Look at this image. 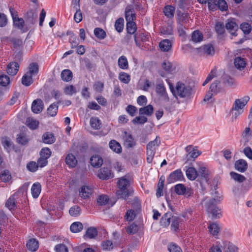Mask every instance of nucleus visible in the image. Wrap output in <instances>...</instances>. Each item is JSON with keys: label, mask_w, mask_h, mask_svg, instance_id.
Returning a JSON list of instances; mask_svg holds the SVG:
<instances>
[{"label": "nucleus", "mask_w": 252, "mask_h": 252, "mask_svg": "<svg viewBox=\"0 0 252 252\" xmlns=\"http://www.w3.org/2000/svg\"><path fill=\"white\" fill-rule=\"evenodd\" d=\"M65 162L70 167H74L77 163V160L75 156L72 154H69L67 155L65 158Z\"/></svg>", "instance_id": "26"}, {"label": "nucleus", "mask_w": 252, "mask_h": 252, "mask_svg": "<svg viewBox=\"0 0 252 252\" xmlns=\"http://www.w3.org/2000/svg\"><path fill=\"white\" fill-rule=\"evenodd\" d=\"M160 143V140L157 137L156 138L150 142L147 145V161L151 163L156 153V151Z\"/></svg>", "instance_id": "3"}, {"label": "nucleus", "mask_w": 252, "mask_h": 252, "mask_svg": "<svg viewBox=\"0 0 252 252\" xmlns=\"http://www.w3.org/2000/svg\"><path fill=\"white\" fill-rule=\"evenodd\" d=\"M28 69L22 78V83L25 86H29L33 83L32 77L37 74L38 65L37 63H32L29 65Z\"/></svg>", "instance_id": "2"}, {"label": "nucleus", "mask_w": 252, "mask_h": 252, "mask_svg": "<svg viewBox=\"0 0 252 252\" xmlns=\"http://www.w3.org/2000/svg\"><path fill=\"white\" fill-rule=\"evenodd\" d=\"M109 197L106 195H101L97 199V203L100 205H104L107 203Z\"/></svg>", "instance_id": "63"}, {"label": "nucleus", "mask_w": 252, "mask_h": 252, "mask_svg": "<svg viewBox=\"0 0 252 252\" xmlns=\"http://www.w3.org/2000/svg\"><path fill=\"white\" fill-rule=\"evenodd\" d=\"M64 93L68 95H72L76 94L75 88L73 85H67L64 89Z\"/></svg>", "instance_id": "58"}, {"label": "nucleus", "mask_w": 252, "mask_h": 252, "mask_svg": "<svg viewBox=\"0 0 252 252\" xmlns=\"http://www.w3.org/2000/svg\"><path fill=\"white\" fill-rule=\"evenodd\" d=\"M177 24H181L182 25H187L189 22V15L186 13H183L181 11H177Z\"/></svg>", "instance_id": "16"}, {"label": "nucleus", "mask_w": 252, "mask_h": 252, "mask_svg": "<svg viewBox=\"0 0 252 252\" xmlns=\"http://www.w3.org/2000/svg\"><path fill=\"white\" fill-rule=\"evenodd\" d=\"M205 206L207 211L212 215V219L219 218L221 216L220 210L216 206V204L213 203L212 200L210 202H205Z\"/></svg>", "instance_id": "6"}, {"label": "nucleus", "mask_w": 252, "mask_h": 252, "mask_svg": "<svg viewBox=\"0 0 252 252\" xmlns=\"http://www.w3.org/2000/svg\"><path fill=\"white\" fill-rule=\"evenodd\" d=\"M203 35L198 30L195 31L191 34V40L194 43L200 42L202 41Z\"/></svg>", "instance_id": "33"}, {"label": "nucleus", "mask_w": 252, "mask_h": 252, "mask_svg": "<svg viewBox=\"0 0 252 252\" xmlns=\"http://www.w3.org/2000/svg\"><path fill=\"white\" fill-rule=\"evenodd\" d=\"M154 112V108L152 105H148L147 106L140 108L139 109V113L141 115H146L151 116Z\"/></svg>", "instance_id": "32"}, {"label": "nucleus", "mask_w": 252, "mask_h": 252, "mask_svg": "<svg viewBox=\"0 0 252 252\" xmlns=\"http://www.w3.org/2000/svg\"><path fill=\"white\" fill-rule=\"evenodd\" d=\"M41 189L40 183L36 182L34 183L31 188V192L33 198H36L39 195Z\"/></svg>", "instance_id": "25"}, {"label": "nucleus", "mask_w": 252, "mask_h": 252, "mask_svg": "<svg viewBox=\"0 0 252 252\" xmlns=\"http://www.w3.org/2000/svg\"><path fill=\"white\" fill-rule=\"evenodd\" d=\"M92 166L94 167H99L103 163L102 158L98 155H94L90 158Z\"/></svg>", "instance_id": "20"}, {"label": "nucleus", "mask_w": 252, "mask_h": 252, "mask_svg": "<svg viewBox=\"0 0 252 252\" xmlns=\"http://www.w3.org/2000/svg\"><path fill=\"white\" fill-rule=\"evenodd\" d=\"M24 18L28 24L33 25L37 22L38 13L32 10H29L25 14Z\"/></svg>", "instance_id": "10"}, {"label": "nucleus", "mask_w": 252, "mask_h": 252, "mask_svg": "<svg viewBox=\"0 0 252 252\" xmlns=\"http://www.w3.org/2000/svg\"><path fill=\"white\" fill-rule=\"evenodd\" d=\"M186 175L189 179L194 180L198 176L197 171L193 167H189L186 170Z\"/></svg>", "instance_id": "30"}, {"label": "nucleus", "mask_w": 252, "mask_h": 252, "mask_svg": "<svg viewBox=\"0 0 252 252\" xmlns=\"http://www.w3.org/2000/svg\"><path fill=\"white\" fill-rule=\"evenodd\" d=\"M97 235V229L95 227H91L87 230L84 237L85 239L87 238L93 239Z\"/></svg>", "instance_id": "28"}, {"label": "nucleus", "mask_w": 252, "mask_h": 252, "mask_svg": "<svg viewBox=\"0 0 252 252\" xmlns=\"http://www.w3.org/2000/svg\"><path fill=\"white\" fill-rule=\"evenodd\" d=\"M208 229L210 233L214 236H217L220 231V227L216 222H210Z\"/></svg>", "instance_id": "24"}, {"label": "nucleus", "mask_w": 252, "mask_h": 252, "mask_svg": "<svg viewBox=\"0 0 252 252\" xmlns=\"http://www.w3.org/2000/svg\"><path fill=\"white\" fill-rule=\"evenodd\" d=\"M44 108V104L40 99H36L33 100L32 104V110L35 114H38L42 112Z\"/></svg>", "instance_id": "14"}, {"label": "nucleus", "mask_w": 252, "mask_h": 252, "mask_svg": "<svg viewBox=\"0 0 252 252\" xmlns=\"http://www.w3.org/2000/svg\"><path fill=\"white\" fill-rule=\"evenodd\" d=\"M160 32L163 34L172 35L173 33V27L172 24L167 26H163L160 29Z\"/></svg>", "instance_id": "42"}, {"label": "nucleus", "mask_w": 252, "mask_h": 252, "mask_svg": "<svg viewBox=\"0 0 252 252\" xmlns=\"http://www.w3.org/2000/svg\"><path fill=\"white\" fill-rule=\"evenodd\" d=\"M13 21L14 26L20 30H22L23 28L25 25V22L23 18L17 17V18L13 20Z\"/></svg>", "instance_id": "56"}, {"label": "nucleus", "mask_w": 252, "mask_h": 252, "mask_svg": "<svg viewBox=\"0 0 252 252\" xmlns=\"http://www.w3.org/2000/svg\"><path fill=\"white\" fill-rule=\"evenodd\" d=\"M220 81L216 80L214 81L211 85L209 89V91H211L214 94H217L220 92Z\"/></svg>", "instance_id": "40"}, {"label": "nucleus", "mask_w": 252, "mask_h": 252, "mask_svg": "<svg viewBox=\"0 0 252 252\" xmlns=\"http://www.w3.org/2000/svg\"><path fill=\"white\" fill-rule=\"evenodd\" d=\"M119 67L123 69H126L128 67V63L126 58L124 56H121L118 61Z\"/></svg>", "instance_id": "39"}, {"label": "nucleus", "mask_w": 252, "mask_h": 252, "mask_svg": "<svg viewBox=\"0 0 252 252\" xmlns=\"http://www.w3.org/2000/svg\"><path fill=\"white\" fill-rule=\"evenodd\" d=\"M98 176L101 179L108 180L112 178L114 175L109 168L104 167L99 170Z\"/></svg>", "instance_id": "13"}, {"label": "nucleus", "mask_w": 252, "mask_h": 252, "mask_svg": "<svg viewBox=\"0 0 252 252\" xmlns=\"http://www.w3.org/2000/svg\"><path fill=\"white\" fill-rule=\"evenodd\" d=\"M168 250L170 252H183L182 249L174 243L168 244Z\"/></svg>", "instance_id": "55"}, {"label": "nucleus", "mask_w": 252, "mask_h": 252, "mask_svg": "<svg viewBox=\"0 0 252 252\" xmlns=\"http://www.w3.org/2000/svg\"><path fill=\"white\" fill-rule=\"evenodd\" d=\"M110 148L116 153H120L122 152L121 145L115 140H111L109 143Z\"/></svg>", "instance_id": "31"}, {"label": "nucleus", "mask_w": 252, "mask_h": 252, "mask_svg": "<svg viewBox=\"0 0 252 252\" xmlns=\"http://www.w3.org/2000/svg\"><path fill=\"white\" fill-rule=\"evenodd\" d=\"M174 191L178 195H184L187 197H189L193 194V191L190 188H186L182 184L175 185Z\"/></svg>", "instance_id": "7"}, {"label": "nucleus", "mask_w": 252, "mask_h": 252, "mask_svg": "<svg viewBox=\"0 0 252 252\" xmlns=\"http://www.w3.org/2000/svg\"><path fill=\"white\" fill-rule=\"evenodd\" d=\"M90 125L92 128L94 129H98L100 128V121L96 117H92L90 119Z\"/></svg>", "instance_id": "46"}, {"label": "nucleus", "mask_w": 252, "mask_h": 252, "mask_svg": "<svg viewBox=\"0 0 252 252\" xmlns=\"http://www.w3.org/2000/svg\"><path fill=\"white\" fill-rule=\"evenodd\" d=\"M95 36L99 39H103L106 36V32L102 29L96 28L94 30Z\"/></svg>", "instance_id": "48"}, {"label": "nucleus", "mask_w": 252, "mask_h": 252, "mask_svg": "<svg viewBox=\"0 0 252 252\" xmlns=\"http://www.w3.org/2000/svg\"><path fill=\"white\" fill-rule=\"evenodd\" d=\"M93 193V189L89 186H83L80 191V195L84 199L89 198Z\"/></svg>", "instance_id": "21"}, {"label": "nucleus", "mask_w": 252, "mask_h": 252, "mask_svg": "<svg viewBox=\"0 0 252 252\" xmlns=\"http://www.w3.org/2000/svg\"><path fill=\"white\" fill-rule=\"evenodd\" d=\"M234 63L235 67L239 70L244 68L246 64L244 59L239 57H236L235 59Z\"/></svg>", "instance_id": "35"}, {"label": "nucleus", "mask_w": 252, "mask_h": 252, "mask_svg": "<svg viewBox=\"0 0 252 252\" xmlns=\"http://www.w3.org/2000/svg\"><path fill=\"white\" fill-rule=\"evenodd\" d=\"M130 182L126 176H124L118 181L119 189L116 191V195L119 198L126 200L132 195L133 190L129 187Z\"/></svg>", "instance_id": "1"}, {"label": "nucleus", "mask_w": 252, "mask_h": 252, "mask_svg": "<svg viewBox=\"0 0 252 252\" xmlns=\"http://www.w3.org/2000/svg\"><path fill=\"white\" fill-rule=\"evenodd\" d=\"M0 180L4 182H7L11 179V175L8 170H4L0 175Z\"/></svg>", "instance_id": "61"}, {"label": "nucleus", "mask_w": 252, "mask_h": 252, "mask_svg": "<svg viewBox=\"0 0 252 252\" xmlns=\"http://www.w3.org/2000/svg\"><path fill=\"white\" fill-rule=\"evenodd\" d=\"M26 123L28 126L32 129L36 128L39 124L38 121L32 118H28Z\"/></svg>", "instance_id": "57"}, {"label": "nucleus", "mask_w": 252, "mask_h": 252, "mask_svg": "<svg viewBox=\"0 0 252 252\" xmlns=\"http://www.w3.org/2000/svg\"><path fill=\"white\" fill-rule=\"evenodd\" d=\"M225 28L231 34L236 36V32L238 29V26L234 21L228 20L225 25Z\"/></svg>", "instance_id": "18"}, {"label": "nucleus", "mask_w": 252, "mask_h": 252, "mask_svg": "<svg viewBox=\"0 0 252 252\" xmlns=\"http://www.w3.org/2000/svg\"><path fill=\"white\" fill-rule=\"evenodd\" d=\"M198 49L200 53L207 56H213L215 54L214 48L211 44L204 45Z\"/></svg>", "instance_id": "15"}, {"label": "nucleus", "mask_w": 252, "mask_h": 252, "mask_svg": "<svg viewBox=\"0 0 252 252\" xmlns=\"http://www.w3.org/2000/svg\"><path fill=\"white\" fill-rule=\"evenodd\" d=\"M138 230V226L137 225L133 223L129 226H128L126 229V232L129 234H135Z\"/></svg>", "instance_id": "62"}, {"label": "nucleus", "mask_w": 252, "mask_h": 252, "mask_svg": "<svg viewBox=\"0 0 252 252\" xmlns=\"http://www.w3.org/2000/svg\"><path fill=\"white\" fill-rule=\"evenodd\" d=\"M123 137L124 144L126 148H131L135 146L136 141L130 133L125 131L123 134Z\"/></svg>", "instance_id": "9"}, {"label": "nucleus", "mask_w": 252, "mask_h": 252, "mask_svg": "<svg viewBox=\"0 0 252 252\" xmlns=\"http://www.w3.org/2000/svg\"><path fill=\"white\" fill-rule=\"evenodd\" d=\"M1 143L4 148L9 152L12 146V142L9 138L7 137H2L1 138Z\"/></svg>", "instance_id": "49"}, {"label": "nucleus", "mask_w": 252, "mask_h": 252, "mask_svg": "<svg viewBox=\"0 0 252 252\" xmlns=\"http://www.w3.org/2000/svg\"><path fill=\"white\" fill-rule=\"evenodd\" d=\"M81 209L78 206H73L69 209V214L73 217H77L80 215Z\"/></svg>", "instance_id": "50"}, {"label": "nucleus", "mask_w": 252, "mask_h": 252, "mask_svg": "<svg viewBox=\"0 0 252 252\" xmlns=\"http://www.w3.org/2000/svg\"><path fill=\"white\" fill-rule=\"evenodd\" d=\"M119 79L125 84H127L130 80V76L127 73L122 72L120 73Z\"/></svg>", "instance_id": "51"}, {"label": "nucleus", "mask_w": 252, "mask_h": 252, "mask_svg": "<svg viewBox=\"0 0 252 252\" xmlns=\"http://www.w3.org/2000/svg\"><path fill=\"white\" fill-rule=\"evenodd\" d=\"M159 46L162 51L168 52L171 49L172 44L169 39H163L160 42Z\"/></svg>", "instance_id": "22"}, {"label": "nucleus", "mask_w": 252, "mask_h": 252, "mask_svg": "<svg viewBox=\"0 0 252 252\" xmlns=\"http://www.w3.org/2000/svg\"><path fill=\"white\" fill-rule=\"evenodd\" d=\"M183 178V174L180 169H177L172 172L167 178V182L169 184L174 183L182 180Z\"/></svg>", "instance_id": "12"}, {"label": "nucleus", "mask_w": 252, "mask_h": 252, "mask_svg": "<svg viewBox=\"0 0 252 252\" xmlns=\"http://www.w3.org/2000/svg\"><path fill=\"white\" fill-rule=\"evenodd\" d=\"M209 9L212 11L219 9L221 11L228 9V5L225 0H210Z\"/></svg>", "instance_id": "5"}, {"label": "nucleus", "mask_w": 252, "mask_h": 252, "mask_svg": "<svg viewBox=\"0 0 252 252\" xmlns=\"http://www.w3.org/2000/svg\"><path fill=\"white\" fill-rule=\"evenodd\" d=\"M240 28L245 34H249L252 31V26L248 23L244 22L241 24Z\"/></svg>", "instance_id": "54"}, {"label": "nucleus", "mask_w": 252, "mask_h": 252, "mask_svg": "<svg viewBox=\"0 0 252 252\" xmlns=\"http://www.w3.org/2000/svg\"><path fill=\"white\" fill-rule=\"evenodd\" d=\"M198 174L203 181L208 183V170L204 166H200L198 168Z\"/></svg>", "instance_id": "34"}, {"label": "nucleus", "mask_w": 252, "mask_h": 252, "mask_svg": "<svg viewBox=\"0 0 252 252\" xmlns=\"http://www.w3.org/2000/svg\"><path fill=\"white\" fill-rule=\"evenodd\" d=\"M10 41L13 44L14 48H20L23 45V41L22 39L17 38H12Z\"/></svg>", "instance_id": "59"}, {"label": "nucleus", "mask_w": 252, "mask_h": 252, "mask_svg": "<svg viewBox=\"0 0 252 252\" xmlns=\"http://www.w3.org/2000/svg\"><path fill=\"white\" fill-rule=\"evenodd\" d=\"M83 228V224L81 222L76 221L72 223L70 226V230L73 233H77L80 232Z\"/></svg>", "instance_id": "38"}, {"label": "nucleus", "mask_w": 252, "mask_h": 252, "mask_svg": "<svg viewBox=\"0 0 252 252\" xmlns=\"http://www.w3.org/2000/svg\"><path fill=\"white\" fill-rule=\"evenodd\" d=\"M170 89L174 95L178 96L181 98L188 96L190 93V88L180 82L176 84L175 89L171 87Z\"/></svg>", "instance_id": "4"}, {"label": "nucleus", "mask_w": 252, "mask_h": 252, "mask_svg": "<svg viewBox=\"0 0 252 252\" xmlns=\"http://www.w3.org/2000/svg\"><path fill=\"white\" fill-rule=\"evenodd\" d=\"M188 26L187 25L177 24V30L179 35L183 38V40L186 39V30L188 29Z\"/></svg>", "instance_id": "36"}, {"label": "nucleus", "mask_w": 252, "mask_h": 252, "mask_svg": "<svg viewBox=\"0 0 252 252\" xmlns=\"http://www.w3.org/2000/svg\"><path fill=\"white\" fill-rule=\"evenodd\" d=\"M27 247L30 251L35 252L38 248V242L35 239H30L27 243Z\"/></svg>", "instance_id": "29"}, {"label": "nucleus", "mask_w": 252, "mask_h": 252, "mask_svg": "<svg viewBox=\"0 0 252 252\" xmlns=\"http://www.w3.org/2000/svg\"><path fill=\"white\" fill-rule=\"evenodd\" d=\"M125 18L126 22H132L136 19V14L133 5H128L126 7Z\"/></svg>", "instance_id": "11"}, {"label": "nucleus", "mask_w": 252, "mask_h": 252, "mask_svg": "<svg viewBox=\"0 0 252 252\" xmlns=\"http://www.w3.org/2000/svg\"><path fill=\"white\" fill-rule=\"evenodd\" d=\"M175 7L168 5L164 7L163 9V12L165 15L168 18H172L174 17L175 13Z\"/></svg>", "instance_id": "27"}, {"label": "nucleus", "mask_w": 252, "mask_h": 252, "mask_svg": "<svg viewBox=\"0 0 252 252\" xmlns=\"http://www.w3.org/2000/svg\"><path fill=\"white\" fill-rule=\"evenodd\" d=\"M135 217V214L134 211L132 210H128L127 211L126 214L125 216V219L127 221H132Z\"/></svg>", "instance_id": "64"}, {"label": "nucleus", "mask_w": 252, "mask_h": 252, "mask_svg": "<svg viewBox=\"0 0 252 252\" xmlns=\"http://www.w3.org/2000/svg\"><path fill=\"white\" fill-rule=\"evenodd\" d=\"M212 194L213 198L207 201L206 202H210L212 200L213 203H215V204L220 202L222 196L218 192V191H215V192L214 193L212 192Z\"/></svg>", "instance_id": "53"}, {"label": "nucleus", "mask_w": 252, "mask_h": 252, "mask_svg": "<svg viewBox=\"0 0 252 252\" xmlns=\"http://www.w3.org/2000/svg\"><path fill=\"white\" fill-rule=\"evenodd\" d=\"M61 76L62 80L66 82L70 81L73 76L72 72L69 69L63 70L62 71Z\"/></svg>", "instance_id": "37"}, {"label": "nucleus", "mask_w": 252, "mask_h": 252, "mask_svg": "<svg viewBox=\"0 0 252 252\" xmlns=\"http://www.w3.org/2000/svg\"><path fill=\"white\" fill-rule=\"evenodd\" d=\"M230 175L231 178L240 183L243 182L246 179V178L243 175L234 172H230Z\"/></svg>", "instance_id": "44"}, {"label": "nucleus", "mask_w": 252, "mask_h": 252, "mask_svg": "<svg viewBox=\"0 0 252 252\" xmlns=\"http://www.w3.org/2000/svg\"><path fill=\"white\" fill-rule=\"evenodd\" d=\"M124 20L123 18H120L118 19L115 23V27L116 31L121 32H122L124 29Z\"/></svg>", "instance_id": "45"}, {"label": "nucleus", "mask_w": 252, "mask_h": 252, "mask_svg": "<svg viewBox=\"0 0 252 252\" xmlns=\"http://www.w3.org/2000/svg\"><path fill=\"white\" fill-rule=\"evenodd\" d=\"M250 100V97L246 95L240 99H236L232 107V110H238L244 111V108Z\"/></svg>", "instance_id": "8"}, {"label": "nucleus", "mask_w": 252, "mask_h": 252, "mask_svg": "<svg viewBox=\"0 0 252 252\" xmlns=\"http://www.w3.org/2000/svg\"><path fill=\"white\" fill-rule=\"evenodd\" d=\"M19 68V65L17 62L10 63L7 67V72L10 75H15L18 72Z\"/></svg>", "instance_id": "17"}, {"label": "nucleus", "mask_w": 252, "mask_h": 252, "mask_svg": "<svg viewBox=\"0 0 252 252\" xmlns=\"http://www.w3.org/2000/svg\"><path fill=\"white\" fill-rule=\"evenodd\" d=\"M235 168L240 172H244L248 168L247 162L244 159H239L235 163Z\"/></svg>", "instance_id": "19"}, {"label": "nucleus", "mask_w": 252, "mask_h": 252, "mask_svg": "<svg viewBox=\"0 0 252 252\" xmlns=\"http://www.w3.org/2000/svg\"><path fill=\"white\" fill-rule=\"evenodd\" d=\"M126 30L128 33L132 34L136 30V25L134 21L126 22Z\"/></svg>", "instance_id": "43"}, {"label": "nucleus", "mask_w": 252, "mask_h": 252, "mask_svg": "<svg viewBox=\"0 0 252 252\" xmlns=\"http://www.w3.org/2000/svg\"><path fill=\"white\" fill-rule=\"evenodd\" d=\"M40 155L41 157L48 159L51 155V151L48 148H43L40 152Z\"/></svg>", "instance_id": "60"}, {"label": "nucleus", "mask_w": 252, "mask_h": 252, "mask_svg": "<svg viewBox=\"0 0 252 252\" xmlns=\"http://www.w3.org/2000/svg\"><path fill=\"white\" fill-rule=\"evenodd\" d=\"M58 109V106L57 104L53 103L50 105L47 109V113L51 116L54 117L56 115Z\"/></svg>", "instance_id": "47"}, {"label": "nucleus", "mask_w": 252, "mask_h": 252, "mask_svg": "<svg viewBox=\"0 0 252 252\" xmlns=\"http://www.w3.org/2000/svg\"><path fill=\"white\" fill-rule=\"evenodd\" d=\"M43 142L45 144H51L55 142L56 138L54 134L50 132H46L42 137Z\"/></svg>", "instance_id": "23"}, {"label": "nucleus", "mask_w": 252, "mask_h": 252, "mask_svg": "<svg viewBox=\"0 0 252 252\" xmlns=\"http://www.w3.org/2000/svg\"><path fill=\"white\" fill-rule=\"evenodd\" d=\"M171 213H166L161 218L160 220L161 225L164 227L168 226L170 223Z\"/></svg>", "instance_id": "41"}, {"label": "nucleus", "mask_w": 252, "mask_h": 252, "mask_svg": "<svg viewBox=\"0 0 252 252\" xmlns=\"http://www.w3.org/2000/svg\"><path fill=\"white\" fill-rule=\"evenodd\" d=\"M28 170L32 172H35L38 168L37 163L35 161H30L27 164L26 166Z\"/></svg>", "instance_id": "52"}]
</instances>
